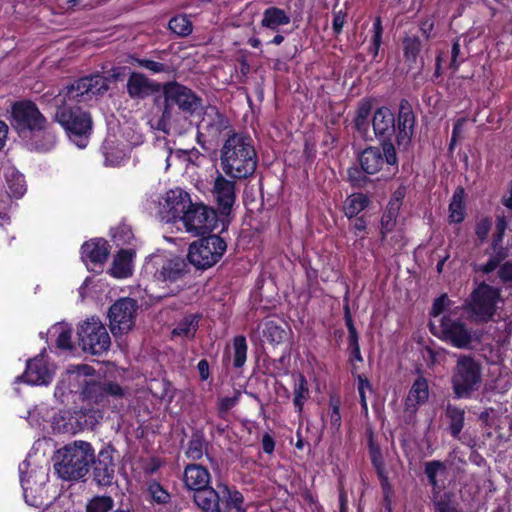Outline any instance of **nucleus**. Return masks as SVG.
<instances>
[{"label":"nucleus","mask_w":512,"mask_h":512,"mask_svg":"<svg viewBox=\"0 0 512 512\" xmlns=\"http://www.w3.org/2000/svg\"><path fill=\"white\" fill-rule=\"evenodd\" d=\"M372 110V102L370 100H362L356 110V115L353 119L355 129L362 135L368 132L369 116Z\"/></svg>","instance_id":"obj_36"},{"label":"nucleus","mask_w":512,"mask_h":512,"mask_svg":"<svg viewBox=\"0 0 512 512\" xmlns=\"http://www.w3.org/2000/svg\"><path fill=\"white\" fill-rule=\"evenodd\" d=\"M335 8H336V6H334V9ZM345 18H346L345 12H343L342 10H339L338 12H336L334 10V18H333L332 27H333V31L336 35H339L342 32L343 26L345 24Z\"/></svg>","instance_id":"obj_61"},{"label":"nucleus","mask_w":512,"mask_h":512,"mask_svg":"<svg viewBox=\"0 0 512 512\" xmlns=\"http://www.w3.org/2000/svg\"><path fill=\"white\" fill-rule=\"evenodd\" d=\"M446 471V465L444 462L439 460H432L425 463V474L427 476L429 484L432 486V494L434 491H439V484L437 475L440 472Z\"/></svg>","instance_id":"obj_47"},{"label":"nucleus","mask_w":512,"mask_h":512,"mask_svg":"<svg viewBox=\"0 0 512 512\" xmlns=\"http://www.w3.org/2000/svg\"><path fill=\"white\" fill-rule=\"evenodd\" d=\"M182 222L188 232L205 235L217 227V212L202 203H193L191 208L186 211Z\"/></svg>","instance_id":"obj_16"},{"label":"nucleus","mask_w":512,"mask_h":512,"mask_svg":"<svg viewBox=\"0 0 512 512\" xmlns=\"http://www.w3.org/2000/svg\"><path fill=\"white\" fill-rule=\"evenodd\" d=\"M367 434V440H368V451L370 455L371 462H378L382 461L383 455L381 452L380 446L375 442L373 431L369 428L366 431Z\"/></svg>","instance_id":"obj_55"},{"label":"nucleus","mask_w":512,"mask_h":512,"mask_svg":"<svg viewBox=\"0 0 512 512\" xmlns=\"http://www.w3.org/2000/svg\"><path fill=\"white\" fill-rule=\"evenodd\" d=\"M485 254L489 255L488 261L475 267V271L488 275L495 271L509 255L508 247L503 245V236L493 234L492 241L485 250Z\"/></svg>","instance_id":"obj_23"},{"label":"nucleus","mask_w":512,"mask_h":512,"mask_svg":"<svg viewBox=\"0 0 512 512\" xmlns=\"http://www.w3.org/2000/svg\"><path fill=\"white\" fill-rule=\"evenodd\" d=\"M445 417L449 422L448 430L450 434L455 439H459L465 423V410L448 403L445 408Z\"/></svg>","instance_id":"obj_29"},{"label":"nucleus","mask_w":512,"mask_h":512,"mask_svg":"<svg viewBox=\"0 0 512 512\" xmlns=\"http://www.w3.org/2000/svg\"><path fill=\"white\" fill-rule=\"evenodd\" d=\"M156 58L157 60L130 56L129 63L138 65L152 74L163 73L170 76L176 72V68L171 62L163 61L162 53H159Z\"/></svg>","instance_id":"obj_27"},{"label":"nucleus","mask_w":512,"mask_h":512,"mask_svg":"<svg viewBox=\"0 0 512 512\" xmlns=\"http://www.w3.org/2000/svg\"><path fill=\"white\" fill-rule=\"evenodd\" d=\"M132 252L130 250L121 249L114 256L112 266L109 269L110 275L115 278H126L131 275Z\"/></svg>","instance_id":"obj_28"},{"label":"nucleus","mask_w":512,"mask_h":512,"mask_svg":"<svg viewBox=\"0 0 512 512\" xmlns=\"http://www.w3.org/2000/svg\"><path fill=\"white\" fill-rule=\"evenodd\" d=\"M440 338L458 349H471L473 342L472 331L460 319H454L451 315L441 318Z\"/></svg>","instance_id":"obj_17"},{"label":"nucleus","mask_w":512,"mask_h":512,"mask_svg":"<svg viewBox=\"0 0 512 512\" xmlns=\"http://www.w3.org/2000/svg\"><path fill=\"white\" fill-rule=\"evenodd\" d=\"M82 259L93 264L103 265L110 254L108 242L103 238L86 241L82 247Z\"/></svg>","instance_id":"obj_25"},{"label":"nucleus","mask_w":512,"mask_h":512,"mask_svg":"<svg viewBox=\"0 0 512 512\" xmlns=\"http://www.w3.org/2000/svg\"><path fill=\"white\" fill-rule=\"evenodd\" d=\"M193 499L204 512H246L242 493L226 484L218 485L217 490L212 487L200 489L194 492Z\"/></svg>","instance_id":"obj_7"},{"label":"nucleus","mask_w":512,"mask_h":512,"mask_svg":"<svg viewBox=\"0 0 512 512\" xmlns=\"http://www.w3.org/2000/svg\"><path fill=\"white\" fill-rule=\"evenodd\" d=\"M347 179L351 186L356 189H362L371 182L368 174L362 169V166H352L347 170Z\"/></svg>","instance_id":"obj_49"},{"label":"nucleus","mask_w":512,"mask_h":512,"mask_svg":"<svg viewBox=\"0 0 512 512\" xmlns=\"http://www.w3.org/2000/svg\"><path fill=\"white\" fill-rule=\"evenodd\" d=\"M212 194L217 203L218 209L223 216H229L236 202V184L218 174L214 180Z\"/></svg>","instance_id":"obj_20"},{"label":"nucleus","mask_w":512,"mask_h":512,"mask_svg":"<svg viewBox=\"0 0 512 512\" xmlns=\"http://www.w3.org/2000/svg\"><path fill=\"white\" fill-rule=\"evenodd\" d=\"M109 86L104 76L99 74L87 75L74 80L69 85L63 87L54 97V101L64 100L66 103L86 102L92 96L103 95L108 91Z\"/></svg>","instance_id":"obj_10"},{"label":"nucleus","mask_w":512,"mask_h":512,"mask_svg":"<svg viewBox=\"0 0 512 512\" xmlns=\"http://www.w3.org/2000/svg\"><path fill=\"white\" fill-rule=\"evenodd\" d=\"M8 112L11 128L25 141L30 151L47 152L55 147L57 136L53 125L34 101H15Z\"/></svg>","instance_id":"obj_2"},{"label":"nucleus","mask_w":512,"mask_h":512,"mask_svg":"<svg viewBox=\"0 0 512 512\" xmlns=\"http://www.w3.org/2000/svg\"><path fill=\"white\" fill-rule=\"evenodd\" d=\"M162 94L166 97V101L173 106L176 105L180 111L189 116L202 107V98L192 89L177 81L165 82Z\"/></svg>","instance_id":"obj_15"},{"label":"nucleus","mask_w":512,"mask_h":512,"mask_svg":"<svg viewBox=\"0 0 512 512\" xmlns=\"http://www.w3.org/2000/svg\"><path fill=\"white\" fill-rule=\"evenodd\" d=\"M116 454L117 451L111 444L104 446L97 454L93 453L88 475L97 488L108 489L114 485L118 486Z\"/></svg>","instance_id":"obj_11"},{"label":"nucleus","mask_w":512,"mask_h":512,"mask_svg":"<svg viewBox=\"0 0 512 512\" xmlns=\"http://www.w3.org/2000/svg\"><path fill=\"white\" fill-rule=\"evenodd\" d=\"M183 480L188 489L196 492L209 487L210 473L200 464H188L185 467Z\"/></svg>","instance_id":"obj_26"},{"label":"nucleus","mask_w":512,"mask_h":512,"mask_svg":"<svg viewBox=\"0 0 512 512\" xmlns=\"http://www.w3.org/2000/svg\"><path fill=\"white\" fill-rule=\"evenodd\" d=\"M492 222L489 218H483L476 224L475 234L482 243L486 240L491 229Z\"/></svg>","instance_id":"obj_58"},{"label":"nucleus","mask_w":512,"mask_h":512,"mask_svg":"<svg viewBox=\"0 0 512 512\" xmlns=\"http://www.w3.org/2000/svg\"><path fill=\"white\" fill-rule=\"evenodd\" d=\"M190 244L187 259L196 269L206 270L214 266L224 255L227 244L216 234H209Z\"/></svg>","instance_id":"obj_9"},{"label":"nucleus","mask_w":512,"mask_h":512,"mask_svg":"<svg viewBox=\"0 0 512 512\" xmlns=\"http://www.w3.org/2000/svg\"><path fill=\"white\" fill-rule=\"evenodd\" d=\"M450 304L451 300L448 298L447 294H442L434 300L430 315L433 317L439 316L450 306Z\"/></svg>","instance_id":"obj_56"},{"label":"nucleus","mask_w":512,"mask_h":512,"mask_svg":"<svg viewBox=\"0 0 512 512\" xmlns=\"http://www.w3.org/2000/svg\"><path fill=\"white\" fill-rule=\"evenodd\" d=\"M181 256H173L167 259L160 269H158L154 277L162 282L173 283L182 279L190 272L189 261Z\"/></svg>","instance_id":"obj_22"},{"label":"nucleus","mask_w":512,"mask_h":512,"mask_svg":"<svg viewBox=\"0 0 512 512\" xmlns=\"http://www.w3.org/2000/svg\"><path fill=\"white\" fill-rule=\"evenodd\" d=\"M79 345L92 355H100L111 345L106 327L98 319L86 320L78 329Z\"/></svg>","instance_id":"obj_14"},{"label":"nucleus","mask_w":512,"mask_h":512,"mask_svg":"<svg viewBox=\"0 0 512 512\" xmlns=\"http://www.w3.org/2000/svg\"><path fill=\"white\" fill-rule=\"evenodd\" d=\"M262 448L267 454H272L275 449V440L269 433H265L262 437Z\"/></svg>","instance_id":"obj_64"},{"label":"nucleus","mask_w":512,"mask_h":512,"mask_svg":"<svg viewBox=\"0 0 512 512\" xmlns=\"http://www.w3.org/2000/svg\"><path fill=\"white\" fill-rule=\"evenodd\" d=\"M261 23L262 26L275 30L281 25L289 24L290 17L280 8L269 7L264 11Z\"/></svg>","instance_id":"obj_35"},{"label":"nucleus","mask_w":512,"mask_h":512,"mask_svg":"<svg viewBox=\"0 0 512 512\" xmlns=\"http://www.w3.org/2000/svg\"><path fill=\"white\" fill-rule=\"evenodd\" d=\"M129 70L127 67H114L112 68L106 77L104 79L107 80V83L109 82H118L124 80L126 77V72ZM109 86V84H107Z\"/></svg>","instance_id":"obj_60"},{"label":"nucleus","mask_w":512,"mask_h":512,"mask_svg":"<svg viewBox=\"0 0 512 512\" xmlns=\"http://www.w3.org/2000/svg\"><path fill=\"white\" fill-rule=\"evenodd\" d=\"M416 116L410 102L403 98L399 102L397 117L386 106L379 107L373 115L372 126L375 136L381 141L386 159L387 171L394 176L398 173V157L392 137L396 136L399 147L406 149L412 141Z\"/></svg>","instance_id":"obj_1"},{"label":"nucleus","mask_w":512,"mask_h":512,"mask_svg":"<svg viewBox=\"0 0 512 512\" xmlns=\"http://www.w3.org/2000/svg\"><path fill=\"white\" fill-rule=\"evenodd\" d=\"M241 393L239 390H235L233 397H223L218 400V414L220 417H224L230 409H232L239 401Z\"/></svg>","instance_id":"obj_53"},{"label":"nucleus","mask_w":512,"mask_h":512,"mask_svg":"<svg viewBox=\"0 0 512 512\" xmlns=\"http://www.w3.org/2000/svg\"><path fill=\"white\" fill-rule=\"evenodd\" d=\"M140 305L136 299L123 297L116 300L108 310L109 327L115 337L133 330Z\"/></svg>","instance_id":"obj_13"},{"label":"nucleus","mask_w":512,"mask_h":512,"mask_svg":"<svg viewBox=\"0 0 512 512\" xmlns=\"http://www.w3.org/2000/svg\"><path fill=\"white\" fill-rule=\"evenodd\" d=\"M56 112L54 121L58 122L68 137L79 147L86 146L84 142L92 131V117L89 112L84 111L79 106H72L70 103L54 101Z\"/></svg>","instance_id":"obj_6"},{"label":"nucleus","mask_w":512,"mask_h":512,"mask_svg":"<svg viewBox=\"0 0 512 512\" xmlns=\"http://www.w3.org/2000/svg\"><path fill=\"white\" fill-rule=\"evenodd\" d=\"M53 378V372L48 368L42 354L27 361L26 370L20 377L24 382L32 385H48Z\"/></svg>","instance_id":"obj_21"},{"label":"nucleus","mask_w":512,"mask_h":512,"mask_svg":"<svg viewBox=\"0 0 512 512\" xmlns=\"http://www.w3.org/2000/svg\"><path fill=\"white\" fill-rule=\"evenodd\" d=\"M465 122V119L464 118H460L458 119L454 126H453V130H452V136H451V140H450V143H449V150L452 151L454 146L456 145L461 133H462V128H463V124Z\"/></svg>","instance_id":"obj_62"},{"label":"nucleus","mask_w":512,"mask_h":512,"mask_svg":"<svg viewBox=\"0 0 512 512\" xmlns=\"http://www.w3.org/2000/svg\"><path fill=\"white\" fill-rule=\"evenodd\" d=\"M128 392L113 381L84 380L80 392L83 401L95 404L101 408L110 407L111 399L119 401L126 398Z\"/></svg>","instance_id":"obj_12"},{"label":"nucleus","mask_w":512,"mask_h":512,"mask_svg":"<svg viewBox=\"0 0 512 512\" xmlns=\"http://www.w3.org/2000/svg\"><path fill=\"white\" fill-rule=\"evenodd\" d=\"M208 446L209 442L206 441L203 431L196 429L192 432L185 455L189 459L197 461L201 459L204 454H207Z\"/></svg>","instance_id":"obj_30"},{"label":"nucleus","mask_w":512,"mask_h":512,"mask_svg":"<svg viewBox=\"0 0 512 512\" xmlns=\"http://www.w3.org/2000/svg\"><path fill=\"white\" fill-rule=\"evenodd\" d=\"M483 381L482 363L472 355L460 354L451 371L450 384L455 399H469Z\"/></svg>","instance_id":"obj_5"},{"label":"nucleus","mask_w":512,"mask_h":512,"mask_svg":"<svg viewBox=\"0 0 512 512\" xmlns=\"http://www.w3.org/2000/svg\"><path fill=\"white\" fill-rule=\"evenodd\" d=\"M358 161L362 169L368 175H374L378 173L383 165L386 164V159L383 154V148L381 145L377 146H368L366 147L359 155Z\"/></svg>","instance_id":"obj_24"},{"label":"nucleus","mask_w":512,"mask_h":512,"mask_svg":"<svg viewBox=\"0 0 512 512\" xmlns=\"http://www.w3.org/2000/svg\"><path fill=\"white\" fill-rule=\"evenodd\" d=\"M309 397L308 383L304 375L299 374L298 382L294 387V406L301 413L306 399Z\"/></svg>","instance_id":"obj_48"},{"label":"nucleus","mask_w":512,"mask_h":512,"mask_svg":"<svg viewBox=\"0 0 512 512\" xmlns=\"http://www.w3.org/2000/svg\"><path fill=\"white\" fill-rule=\"evenodd\" d=\"M366 228L367 221L364 215L354 217V222L351 226V229L355 235H359L361 232H365Z\"/></svg>","instance_id":"obj_63"},{"label":"nucleus","mask_w":512,"mask_h":512,"mask_svg":"<svg viewBox=\"0 0 512 512\" xmlns=\"http://www.w3.org/2000/svg\"><path fill=\"white\" fill-rule=\"evenodd\" d=\"M192 204L190 195L184 190L180 188L169 190L160 209L161 218L167 223L183 221L186 211Z\"/></svg>","instance_id":"obj_18"},{"label":"nucleus","mask_w":512,"mask_h":512,"mask_svg":"<svg viewBox=\"0 0 512 512\" xmlns=\"http://www.w3.org/2000/svg\"><path fill=\"white\" fill-rule=\"evenodd\" d=\"M8 194L10 197L19 199L26 192L24 176L18 172H12L7 176Z\"/></svg>","instance_id":"obj_46"},{"label":"nucleus","mask_w":512,"mask_h":512,"mask_svg":"<svg viewBox=\"0 0 512 512\" xmlns=\"http://www.w3.org/2000/svg\"><path fill=\"white\" fill-rule=\"evenodd\" d=\"M497 276L501 283L512 284V261H506L505 263L500 264Z\"/></svg>","instance_id":"obj_57"},{"label":"nucleus","mask_w":512,"mask_h":512,"mask_svg":"<svg viewBox=\"0 0 512 512\" xmlns=\"http://www.w3.org/2000/svg\"><path fill=\"white\" fill-rule=\"evenodd\" d=\"M383 26L381 17L378 16L373 24V36L371 39V45L369 47V53L372 54L375 59L378 56L380 46L382 44Z\"/></svg>","instance_id":"obj_51"},{"label":"nucleus","mask_w":512,"mask_h":512,"mask_svg":"<svg viewBox=\"0 0 512 512\" xmlns=\"http://www.w3.org/2000/svg\"><path fill=\"white\" fill-rule=\"evenodd\" d=\"M169 29L180 37H186L192 33L193 25L187 15H177L170 19Z\"/></svg>","instance_id":"obj_45"},{"label":"nucleus","mask_w":512,"mask_h":512,"mask_svg":"<svg viewBox=\"0 0 512 512\" xmlns=\"http://www.w3.org/2000/svg\"><path fill=\"white\" fill-rule=\"evenodd\" d=\"M149 492L152 499L158 504H167L170 501V494L158 482L149 486Z\"/></svg>","instance_id":"obj_54"},{"label":"nucleus","mask_w":512,"mask_h":512,"mask_svg":"<svg viewBox=\"0 0 512 512\" xmlns=\"http://www.w3.org/2000/svg\"><path fill=\"white\" fill-rule=\"evenodd\" d=\"M233 367L240 369L244 366L247 358V342L243 335H237L232 341Z\"/></svg>","instance_id":"obj_43"},{"label":"nucleus","mask_w":512,"mask_h":512,"mask_svg":"<svg viewBox=\"0 0 512 512\" xmlns=\"http://www.w3.org/2000/svg\"><path fill=\"white\" fill-rule=\"evenodd\" d=\"M230 128L231 125L227 116L219 112L217 109H215L214 116L211 118V120L208 122L206 126L208 133L212 137L217 138L221 135L222 132L226 130H229V135L232 134L233 131Z\"/></svg>","instance_id":"obj_39"},{"label":"nucleus","mask_w":512,"mask_h":512,"mask_svg":"<svg viewBox=\"0 0 512 512\" xmlns=\"http://www.w3.org/2000/svg\"><path fill=\"white\" fill-rule=\"evenodd\" d=\"M370 204V199L363 193H354L347 197L344 202L343 210L348 219H353L366 209Z\"/></svg>","instance_id":"obj_32"},{"label":"nucleus","mask_w":512,"mask_h":512,"mask_svg":"<svg viewBox=\"0 0 512 512\" xmlns=\"http://www.w3.org/2000/svg\"><path fill=\"white\" fill-rule=\"evenodd\" d=\"M399 214L398 206L395 203H388L386 210L381 217V241L386 238L387 233L391 232L396 226V220Z\"/></svg>","instance_id":"obj_40"},{"label":"nucleus","mask_w":512,"mask_h":512,"mask_svg":"<svg viewBox=\"0 0 512 512\" xmlns=\"http://www.w3.org/2000/svg\"><path fill=\"white\" fill-rule=\"evenodd\" d=\"M173 110V105L170 104L169 101H166V97L163 96L161 116L155 125L152 124V127L166 135H169L171 129V121L173 119Z\"/></svg>","instance_id":"obj_44"},{"label":"nucleus","mask_w":512,"mask_h":512,"mask_svg":"<svg viewBox=\"0 0 512 512\" xmlns=\"http://www.w3.org/2000/svg\"><path fill=\"white\" fill-rule=\"evenodd\" d=\"M94 449L91 443L77 440L59 449L55 454L54 469L66 481H79L90 472Z\"/></svg>","instance_id":"obj_4"},{"label":"nucleus","mask_w":512,"mask_h":512,"mask_svg":"<svg viewBox=\"0 0 512 512\" xmlns=\"http://www.w3.org/2000/svg\"><path fill=\"white\" fill-rule=\"evenodd\" d=\"M432 502L436 512H463L459 503L455 500L454 493L450 491L443 494L434 491Z\"/></svg>","instance_id":"obj_33"},{"label":"nucleus","mask_w":512,"mask_h":512,"mask_svg":"<svg viewBox=\"0 0 512 512\" xmlns=\"http://www.w3.org/2000/svg\"><path fill=\"white\" fill-rule=\"evenodd\" d=\"M115 506L114 499L109 495H95L88 500L86 512H110Z\"/></svg>","instance_id":"obj_42"},{"label":"nucleus","mask_w":512,"mask_h":512,"mask_svg":"<svg viewBox=\"0 0 512 512\" xmlns=\"http://www.w3.org/2000/svg\"><path fill=\"white\" fill-rule=\"evenodd\" d=\"M223 171L232 178L250 177L257 167V154L252 139L242 133L228 135L221 149Z\"/></svg>","instance_id":"obj_3"},{"label":"nucleus","mask_w":512,"mask_h":512,"mask_svg":"<svg viewBox=\"0 0 512 512\" xmlns=\"http://www.w3.org/2000/svg\"><path fill=\"white\" fill-rule=\"evenodd\" d=\"M71 335V329H62L56 340L57 347L60 349H72Z\"/></svg>","instance_id":"obj_59"},{"label":"nucleus","mask_w":512,"mask_h":512,"mask_svg":"<svg viewBox=\"0 0 512 512\" xmlns=\"http://www.w3.org/2000/svg\"><path fill=\"white\" fill-rule=\"evenodd\" d=\"M429 398V386L425 377L419 376L416 378L408 394V401H414L416 405H422L427 402Z\"/></svg>","instance_id":"obj_38"},{"label":"nucleus","mask_w":512,"mask_h":512,"mask_svg":"<svg viewBox=\"0 0 512 512\" xmlns=\"http://www.w3.org/2000/svg\"><path fill=\"white\" fill-rule=\"evenodd\" d=\"M405 62L411 69L417 63V58L422 50V42L417 36H406L402 40Z\"/></svg>","instance_id":"obj_34"},{"label":"nucleus","mask_w":512,"mask_h":512,"mask_svg":"<svg viewBox=\"0 0 512 512\" xmlns=\"http://www.w3.org/2000/svg\"><path fill=\"white\" fill-rule=\"evenodd\" d=\"M264 337L273 344H279L284 341L287 333L274 321H268L265 324Z\"/></svg>","instance_id":"obj_50"},{"label":"nucleus","mask_w":512,"mask_h":512,"mask_svg":"<svg viewBox=\"0 0 512 512\" xmlns=\"http://www.w3.org/2000/svg\"><path fill=\"white\" fill-rule=\"evenodd\" d=\"M200 319L201 315L199 314H191L185 316L173 329L172 334L177 336H185L190 339L194 338L199 326Z\"/></svg>","instance_id":"obj_37"},{"label":"nucleus","mask_w":512,"mask_h":512,"mask_svg":"<svg viewBox=\"0 0 512 512\" xmlns=\"http://www.w3.org/2000/svg\"><path fill=\"white\" fill-rule=\"evenodd\" d=\"M126 88L130 98L143 100L149 96L163 92L164 83L161 84L151 80L143 73L132 71L129 74Z\"/></svg>","instance_id":"obj_19"},{"label":"nucleus","mask_w":512,"mask_h":512,"mask_svg":"<svg viewBox=\"0 0 512 512\" xmlns=\"http://www.w3.org/2000/svg\"><path fill=\"white\" fill-rule=\"evenodd\" d=\"M500 298V288L481 282L465 299L462 308L472 322L476 324L488 323L496 314L497 303Z\"/></svg>","instance_id":"obj_8"},{"label":"nucleus","mask_w":512,"mask_h":512,"mask_svg":"<svg viewBox=\"0 0 512 512\" xmlns=\"http://www.w3.org/2000/svg\"><path fill=\"white\" fill-rule=\"evenodd\" d=\"M465 190L458 186L452 196L449 204V220L452 223H461L465 218Z\"/></svg>","instance_id":"obj_31"},{"label":"nucleus","mask_w":512,"mask_h":512,"mask_svg":"<svg viewBox=\"0 0 512 512\" xmlns=\"http://www.w3.org/2000/svg\"><path fill=\"white\" fill-rule=\"evenodd\" d=\"M32 475H27L26 473L21 474V485L24 491V498L27 504L33 507H41L43 502L40 498H38L35 493L38 491V486L36 483L31 482Z\"/></svg>","instance_id":"obj_41"},{"label":"nucleus","mask_w":512,"mask_h":512,"mask_svg":"<svg viewBox=\"0 0 512 512\" xmlns=\"http://www.w3.org/2000/svg\"><path fill=\"white\" fill-rule=\"evenodd\" d=\"M344 320H345L346 327L348 329V349H349L351 347L359 345V342H358L359 336H358L356 327L354 325L352 315L350 313V309H349L348 305H346L344 307Z\"/></svg>","instance_id":"obj_52"}]
</instances>
